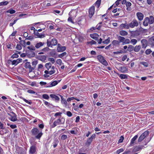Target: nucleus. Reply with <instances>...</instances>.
<instances>
[{
  "instance_id": "f257e3e1",
  "label": "nucleus",
  "mask_w": 154,
  "mask_h": 154,
  "mask_svg": "<svg viewBox=\"0 0 154 154\" xmlns=\"http://www.w3.org/2000/svg\"><path fill=\"white\" fill-rule=\"evenodd\" d=\"M154 23V17L152 16H150L149 17H147L144 19L143 25L144 26H147L149 24H152Z\"/></svg>"
},
{
  "instance_id": "f03ea898",
  "label": "nucleus",
  "mask_w": 154,
  "mask_h": 154,
  "mask_svg": "<svg viewBox=\"0 0 154 154\" xmlns=\"http://www.w3.org/2000/svg\"><path fill=\"white\" fill-rule=\"evenodd\" d=\"M64 119L63 117L60 118L54 122L53 124L51 125V127L52 128H54L57 125L64 124Z\"/></svg>"
},
{
  "instance_id": "7ed1b4c3",
  "label": "nucleus",
  "mask_w": 154,
  "mask_h": 154,
  "mask_svg": "<svg viewBox=\"0 0 154 154\" xmlns=\"http://www.w3.org/2000/svg\"><path fill=\"white\" fill-rule=\"evenodd\" d=\"M57 43V41L55 38L47 40V45L49 47H52L53 46H55Z\"/></svg>"
},
{
  "instance_id": "20e7f679",
  "label": "nucleus",
  "mask_w": 154,
  "mask_h": 154,
  "mask_svg": "<svg viewBox=\"0 0 154 154\" xmlns=\"http://www.w3.org/2000/svg\"><path fill=\"white\" fill-rule=\"evenodd\" d=\"M118 39L119 43L122 42L123 45L128 44L130 43V40L129 39H125L123 37L119 36L118 37Z\"/></svg>"
},
{
  "instance_id": "39448f33",
  "label": "nucleus",
  "mask_w": 154,
  "mask_h": 154,
  "mask_svg": "<svg viewBox=\"0 0 154 154\" xmlns=\"http://www.w3.org/2000/svg\"><path fill=\"white\" fill-rule=\"evenodd\" d=\"M97 59L103 65L107 66L108 63L104 57L101 55H99L97 56Z\"/></svg>"
},
{
  "instance_id": "423d86ee",
  "label": "nucleus",
  "mask_w": 154,
  "mask_h": 154,
  "mask_svg": "<svg viewBox=\"0 0 154 154\" xmlns=\"http://www.w3.org/2000/svg\"><path fill=\"white\" fill-rule=\"evenodd\" d=\"M149 132L148 131H146L142 134L140 136L138 139V142H141L144 140L147 136L149 135Z\"/></svg>"
},
{
  "instance_id": "0eeeda50",
  "label": "nucleus",
  "mask_w": 154,
  "mask_h": 154,
  "mask_svg": "<svg viewBox=\"0 0 154 154\" xmlns=\"http://www.w3.org/2000/svg\"><path fill=\"white\" fill-rule=\"evenodd\" d=\"M130 28H134L138 26V22L136 19L133 20L130 23H128Z\"/></svg>"
},
{
  "instance_id": "6e6552de",
  "label": "nucleus",
  "mask_w": 154,
  "mask_h": 154,
  "mask_svg": "<svg viewBox=\"0 0 154 154\" xmlns=\"http://www.w3.org/2000/svg\"><path fill=\"white\" fill-rule=\"evenodd\" d=\"M95 11V7L92 5L89 8L88 10V16L90 18H91L93 16Z\"/></svg>"
},
{
  "instance_id": "1a4fd4ad",
  "label": "nucleus",
  "mask_w": 154,
  "mask_h": 154,
  "mask_svg": "<svg viewBox=\"0 0 154 154\" xmlns=\"http://www.w3.org/2000/svg\"><path fill=\"white\" fill-rule=\"evenodd\" d=\"M86 20L84 17L81 16L78 19V24L79 25H83L86 22Z\"/></svg>"
},
{
  "instance_id": "9d476101",
  "label": "nucleus",
  "mask_w": 154,
  "mask_h": 154,
  "mask_svg": "<svg viewBox=\"0 0 154 154\" xmlns=\"http://www.w3.org/2000/svg\"><path fill=\"white\" fill-rule=\"evenodd\" d=\"M25 67L29 69V72H31L35 69V67H31L30 62H28L25 63Z\"/></svg>"
},
{
  "instance_id": "9b49d317",
  "label": "nucleus",
  "mask_w": 154,
  "mask_h": 154,
  "mask_svg": "<svg viewBox=\"0 0 154 154\" xmlns=\"http://www.w3.org/2000/svg\"><path fill=\"white\" fill-rule=\"evenodd\" d=\"M130 33L131 37H136L140 35V33L137 30L133 31H130Z\"/></svg>"
},
{
  "instance_id": "f8f14e48",
  "label": "nucleus",
  "mask_w": 154,
  "mask_h": 154,
  "mask_svg": "<svg viewBox=\"0 0 154 154\" xmlns=\"http://www.w3.org/2000/svg\"><path fill=\"white\" fill-rule=\"evenodd\" d=\"M10 120L15 122L17 120V115L13 112L10 111Z\"/></svg>"
},
{
  "instance_id": "ddd939ff",
  "label": "nucleus",
  "mask_w": 154,
  "mask_h": 154,
  "mask_svg": "<svg viewBox=\"0 0 154 154\" xmlns=\"http://www.w3.org/2000/svg\"><path fill=\"white\" fill-rule=\"evenodd\" d=\"M22 61V59L20 58H18L16 60H10V62H11V64L14 66L17 65L20 63Z\"/></svg>"
},
{
  "instance_id": "4468645a",
  "label": "nucleus",
  "mask_w": 154,
  "mask_h": 154,
  "mask_svg": "<svg viewBox=\"0 0 154 154\" xmlns=\"http://www.w3.org/2000/svg\"><path fill=\"white\" fill-rule=\"evenodd\" d=\"M143 145H139L138 146L134 147L133 150V152H135L139 151H140L144 148Z\"/></svg>"
},
{
  "instance_id": "2eb2a0df",
  "label": "nucleus",
  "mask_w": 154,
  "mask_h": 154,
  "mask_svg": "<svg viewBox=\"0 0 154 154\" xmlns=\"http://www.w3.org/2000/svg\"><path fill=\"white\" fill-rule=\"evenodd\" d=\"M36 146L35 145L31 146L29 150V152L32 154H34L36 151Z\"/></svg>"
},
{
  "instance_id": "dca6fc26",
  "label": "nucleus",
  "mask_w": 154,
  "mask_h": 154,
  "mask_svg": "<svg viewBox=\"0 0 154 154\" xmlns=\"http://www.w3.org/2000/svg\"><path fill=\"white\" fill-rule=\"evenodd\" d=\"M143 48L145 49L147 46L148 41L146 39H143L141 41Z\"/></svg>"
},
{
  "instance_id": "f3484780",
  "label": "nucleus",
  "mask_w": 154,
  "mask_h": 154,
  "mask_svg": "<svg viewBox=\"0 0 154 154\" xmlns=\"http://www.w3.org/2000/svg\"><path fill=\"white\" fill-rule=\"evenodd\" d=\"M35 35L36 36V38H43L45 37V35L44 34L39 33L37 30H36L34 32Z\"/></svg>"
},
{
  "instance_id": "a211bd4d",
  "label": "nucleus",
  "mask_w": 154,
  "mask_h": 154,
  "mask_svg": "<svg viewBox=\"0 0 154 154\" xmlns=\"http://www.w3.org/2000/svg\"><path fill=\"white\" fill-rule=\"evenodd\" d=\"M136 15L139 20L142 21L143 18V14L141 13L138 12L136 14Z\"/></svg>"
},
{
  "instance_id": "6ab92c4d",
  "label": "nucleus",
  "mask_w": 154,
  "mask_h": 154,
  "mask_svg": "<svg viewBox=\"0 0 154 154\" xmlns=\"http://www.w3.org/2000/svg\"><path fill=\"white\" fill-rule=\"evenodd\" d=\"M125 5L126 7V10L128 11H131V6L132 5V4L130 2L127 1Z\"/></svg>"
},
{
  "instance_id": "aec40b11",
  "label": "nucleus",
  "mask_w": 154,
  "mask_h": 154,
  "mask_svg": "<svg viewBox=\"0 0 154 154\" xmlns=\"http://www.w3.org/2000/svg\"><path fill=\"white\" fill-rule=\"evenodd\" d=\"M101 25L97 24L96 27H92L90 29V30L91 31L96 30V29H97L98 30H100L101 29L102 27Z\"/></svg>"
},
{
  "instance_id": "412c9836",
  "label": "nucleus",
  "mask_w": 154,
  "mask_h": 154,
  "mask_svg": "<svg viewBox=\"0 0 154 154\" xmlns=\"http://www.w3.org/2000/svg\"><path fill=\"white\" fill-rule=\"evenodd\" d=\"M45 43L44 42H38L35 45V49H38L40 48L41 47L43 46Z\"/></svg>"
},
{
  "instance_id": "4be33fe9",
  "label": "nucleus",
  "mask_w": 154,
  "mask_h": 154,
  "mask_svg": "<svg viewBox=\"0 0 154 154\" xmlns=\"http://www.w3.org/2000/svg\"><path fill=\"white\" fill-rule=\"evenodd\" d=\"M148 43L152 47H154V36L149 38L148 40Z\"/></svg>"
},
{
  "instance_id": "5701e85b",
  "label": "nucleus",
  "mask_w": 154,
  "mask_h": 154,
  "mask_svg": "<svg viewBox=\"0 0 154 154\" xmlns=\"http://www.w3.org/2000/svg\"><path fill=\"white\" fill-rule=\"evenodd\" d=\"M120 27L122 29H128L129 28V24L127 23H122L120 25Z\"/></svg>"
},
{
  "instance_id": "b1692460",
  "label": "nucleus",
  "mask_w": 154,
  "mask_h": 154,
  "mask_svg": "<svg viewBox=\"0 0 154 154\" xmlns=\"http://www.w3.org/2000/svg\"><path fill=\"white\" fill-rule=\"evenodd\" d=\"M90 36L92 38L96 41L98 40V38L99 37L98 34L97 33H94L93 34H91Z\"/></svg>"
},
{
  "instance_id": "393cba45",
  "label": "nucleus",
  "mask_w": 154,
  "mask_h": 154,
  "mask_svg": "<svg viewBox=\"0 0 154 154\" xmlns=\"http://www.w3.org/2000/svg\"><path fill=\"white\" fill-rule=\"evenodd\" d=\"M66 49V47L64 46H58L57 48V51L58 52H62Z\"/></svg>"
},
{
  "instance_id": "a878e982",
  "label": "nucleus",
  "mask_w": 154,
  "mask_h": 154,
  "mask_svg": "<svg viewBox=\"0 0 154 154\" xmlns=\"http://www.w3.org/2000/svg\"><path fill=\"white\" fill-rule=\"evenodd\" d=\"M32 135H35L39 132L38 129L37 128H33L31 131Z\"/></svg>"
},
{
  "instance_id": "bb28decb",
  "label": "nucleus",
  "mask_w": 154,
  "mask_h": 154,
  "mask_svg": "<svg viewBox=\"0 0 154 154\" xmlns=\"http://www.w3.org/2000/svg\"><path fill=\"white\" fill-rule=\"evenodd\" d=\"M61 79L58 80L57 81L55 80L52 82L50 84V87H53L57 85L59 83Z\"/></svg>"
},
{
  "instance_id": "cd10ccee",
  "label": "nucleus",
  "mask_w": 154,
  "mask_h": 154,
  "mask_svg": "<svg viewBox=\"0 0 154 154\" xmlns=\"http://www.w3.org/2000/svg\"><path fill=\"white\" fill-rule=\"evenodd\" d=\"M116 73L120 78L121 79H128V75L126 74H120L116 72Z\"/></svg>"
},
{
  "instance_id": "c85d7f7f",
  "label": "nucleus",
  "mask_w": 154,
  "mask_h": 154,
  "mask_svg": "<svg viewBox=\"0 0 154 154\" xmlns=\"http://www.w3.org/2000/svg\"><path fill=\"white\" fill-rule=\"evenodd\" d=\"M61 98V103L62 104H64L65 106H66L67 104V100H66L65 99H64L63 96L60 95H59Z\"/></svg>"
},
{
  "instance_id": "c756f323",
  "label": "nucleus",
  "mask_w": 154,
  "mask_h": 154,
  "mask_svg": "<svg viewBox=\"0 0 154 154\" xmlns=\"http://www.w3.org/2000/svg\"><path fill=\"white\" fill-rule=\"evenodd\" d=\"M35 71H32L30 72H29V77L30 78V79H32L34 77H35L37 75H39V74H38V73L37 74H35Z\"/></svg>"
},
{
  "instance_id": "7c9ffc66",
  "label": "nucleus",
  "mask_w": 154,
  "mask_h": 154,
  "mask_svg": "<svg viewBox=\"0 0 154 154\" xmlns=\"http://www.w3.org/2000/svg\"><path fill=\"white\" fill-rule=\"evenodd\" d=\"M111 44L113 46H118L119 45L120 43L119 41L114 40L112 42Z\"/></svg>"
},
{
  "instance_id": "2f4dec72",
  "label": "nucleus",
  "mask_w": 154,
  "mask_h": 154,
  "mask_svg": "<svg viewBox=\"0 0 154 154\" xmlns=\"http://www.w3.org/2000/svg\"><path fill=\"white\" fill-rule=\"evenodd\" d=\"M46 58V57L44 55H39L38 56V59L39 60L42 61H45Z\"/></svg>"
},
{
  "instance_id": "473e14b6",
  "label": "nucleus",
  "mask_w": 154,
  "mask_h": 154,
  "mask_svg": "<svg viewBox=\"0 0 154 154\" xmlns=\"http://www.w3.org/2000/svg\"><path fill=\"white\" fill-rule=\"evenodd\" d=\"M140 45H136L134 48V51L135 52H137L139 51L141 48Z\"/></svg>"
},
{
  "instance_id": "72a5a7b5",
  "label": "nucleus",
  "mask_w": 154,
  "mask_h": 154,
  "mask_svg": "<svg viewBox=\"0 0 154 154\" xmlns=\"http://www.w3.org/2000/svg\"><path fill=\"white\" fill-rule=\"evenodd\" d=\"M50 97L52 98H54L56 100L59 101L60 100L59 98L57 95L54 94H51Z\"/></svg>"
},
{
  "instance_id": "f704fd0d",
  "label": "nucleus",
  "mask_w": 154,
  "mask_h": 154,
  "mask_svg": "<svg viewBox=\"0 0 154 154\" xmlns=\"http://www.w3.org/2000/svg\"><path fill=\"white\" fill-rule=\"evenodd\" d=\"M110 38L108 37L106 39L103 40V43L104 44L107 45L110 42Z\"/></svg>"
},
{
  "instance_id": "c9c22d12",
  "label": "nucleus",
  "mask_w": 154,
  "mask_h": 154,
  "mask_svg": "<svg viewBox=\"0 0 154 154\" xmlns=\"http://www.w3.org/2000/svg\"><path fill=\"white\" fill-rule=\"evenodd\" d=\"M119 34L121 35L125 36L127 35L128 33L125 30H121L119 32Z\"/></svg>"
},
{
  "instance_id": "e433bc0d",
  "label": "nucleus",
  "mask_w": 154,
  "mask_h": 154,
  "mask_svg": "<svg viewBox=\"0 0 154 154\" xmlns=\"http://www.w3.org/2000/svg\"><path fill=\"white\" fill-rule=\"evenodd\" d=\"M138 137V135H135L131 140V144H133L134 143V141Z\"/></svg>"
},
{
  "instance_id": "4c0bfd02",
  "label": "nucleus",
  "mask_w": 154,
  "mask_h": 154,
  "mask_svg": "<svg viewBox=\"0 0 154 154\" xmlns=\"http://www.w3.org/2000/svg\"><path fill=\"white\" fill-rule=\"evenodd\" d=\"M101 0H97L95 2L94 4L97 8H99L100 7L101 3Z\"/></svg>"
},
{
  "instance_id": "58836bf2",
  "label": "nucleus",
  "mask_w": 154,
  "mask_h": 154,
  "mask_svg": "<svg viewBox=\"0 0 154 154\" xmlns=\"http://www.w3.org/2000/svg\"><path fill=\"white\" fill-rule=\"evenodd\" d=\"M45 74H44L43 76L45 78H48L50 76L49 73H48V71L45 70L44 72Z\"/></svg>"
},
{
  "instance_id": "ea45409f",
  "label": "nucleus",
  "mask_w": 154,
  "mask_h": 154,
  "mask_svg": "<svg viewBox=\"0 0 154 154\" xmlns=\"http://www.w3.org/2000/svg\"><path fill=\"white\" fill-rule=\"evenodd\" d=\"M27 48L31 50L35 51V48L33 45H31L30 46H28Z\"/></svg>"
},
{
  "instance_id": "a19ab883",
  "label": "nucleus",
  "mask_w": 154,
  "mask_h": 154,
  "mask_svg": "<svg viewBox=\"0 0 154 154\" xmlns=\"http://www.w3.org/2000/svg\"><path fill=\"white\" fill-rule=\"evenodd\" d=\"M20 44L23 47H25L26 46V42L25 40H22L19 42Z\"/></svg>"
},
{
  "instance_id": "79ce46f5",
  "label": "nucleus",
  "mask_w": 154,
  "mask_h": 154,
  "mask_svg": "<svg viewBox=\"0 0 154 154\" xmlns=\"http://www.w3.org/2000/svg\"><path fill=\"white\" fill-rule=\"evenodd\" d=\"M45 66L48 70H49L51 66V63H46Z\"/></svg>"
},
{
  "instance_id": "37998d69",
  "label": "nucleus",
  "mask_w": 154,
  "mask_h": 154,
  "mask_svg": "<svg viewBox=\"0 0 154 154\" xmlns=\"http://www.w3.org/2000/svg\"><path fill=\"white\" fill-rule=\"evenodd\" d=\"M59 141L57 140H55L53 143V146L54 148H55L57 145Z\"/></svg>"
},
{
  "instance_id": "c03bdc74",
  "label": "nucleus",
  "mask_w": 154,
  "mask_h": 154,
  "mask_svg": "<svg viewBox=\"0 0 154 154\" xmlns=\"http://www.w3.org/2000/svg\"><path fill=\"white\" fill-rule=\"evenodd\" d=\"M92 142V141L90 140V139H89L88 138L85 143V144L88 146H90Z\"/></svg>"
},
{
  "instance_id": "a18cd8bd",
  "label": "nucleus",
  "mask_w": 154,
  "mask_h": 154,
  "mask_svg": "<svg viewBox=\"0 0 154 154\" xmlns=\"http://www.w3.org/2000/svg\"><path fill=\"white\" fill-rule=\"evenodd\" d=\"M130 42H131L133 45H134L137 43V41L136 39H132L131 40Z\"/></svg>"
},
{
  "instance_id": "49530a36",
  "label": "nucleus",
  "mask_w": 154,
  "mask_h": 154,
  "mask_svg": "<svg viewBox=\"0 0 154 154\" xmlns=\"http://www.w3.org/2000/svg\"><path fill=\"white\" fill-rule=\"evenodd\" d=\"M96 137L95 134H93L89 138H88L90 140L92 141L93 139H94Z\"/></svg>"
},
{
  "instance_id": "de8ad7c7",
  "label": "nucleus",
  "mask_w": 154,
  "mask_h": 154,
  "mask_svg": "<svg viewBox=\"0 0 154 154\" xmlns=\"http://www.w3.org/2000/svg\"><path fill=\"white\" fill-rule=\"evenodd\" d=\"M134 47L131 45H130L128 48V50L129 51H131L134 50Z\"/></svg>"
},
{
  "instance_id": "09e8293b",
  "label": "nucleus",
  "mask_w": 154,
  "mask_h": 154,
  "mask_svg": "<svg viewBox=\"0 0 154 154\" xmlns=\"http://www.w3.org/2000/svg\"><path fill=\"white\" fill-rule=\"evenodd\" d=\"M124 151V149H123L122 148L120 149H118L117 150L116 152L117 154H119L121 152H123Z\"/></svg>"
},
{
  "instance_id": "8fccbe9b",
  "label": "nucleus",
  "mask_w": 154,
  "mask_h": 154,
  "mask_svg": "<svg viewBox=\"0 0 154 154\" xmlns=\"http://www.w3.org/2000/svg\"><path fill=\"white\" fill-rule=\"evenodd\" d=\"M16 49L18 51H20L22 49L21 45L20 44H17L16 47Z\"/></svg>"
},
{
  "instance_id": "3c124183",
  "label": "nucleus",
  "mask_w": 154,
  "mask_h": 154,
  "mask_svg": "<svg viewBox=\"0 0 154 154\" xmlns=\"http://www.w3.org/2000/svg\"><path fill=\"white\" fill-rule=\"evenodd\" d=\"M42 135V132L39 133L35 137L37 139H39Z\"/></svg>"
},
{
  "instance_id": "603ef678",
  "label": "nucleus",
  "mask_w": 154,
  "mask_h": 154,
  "mask_svg": "<svg viewBox=\"0 0 154 154\" xmlns=\"http://www.w3.org/2000/svg\"><path fill=\"white\" fill-rule=\"evenodd\" d=\"M8 3V2L7 1L3 2H0V6L6 5Z\"/></svg>"
},
{
  "instance_id": "864d4df0",
  "label": "nucleus",
  "mask_w": 154,
  "mask_h": 154,
  "mask_svg": "<svg viewBox=\"0 0 154 154\" xmlns=\"http://www.w3.org/2000/svg\"><path fill=\"white\" fill-rule=\"evenodd\" d=\"M67 138V136L66 135L63 134L61 137V139L62 140H65Z\"/></svg>"
},
{
  "instance_id": "5fc2aeb1",
  "label": "nucleus",
  "mask_w": 154,
  "mask_h": 154,
  "mask_svg": "<svg viewBox=\"0 0 154 154\" xmlns=\"http://www.w3.org/2000/svg\"><path fill=\"white\" fill-rule=\"evenodd\" d=\"M124 140V137L123 136H121L120 137V138L119 140L118 143H121L123 142V140Z\"/></svg>"
},
{
  "instance_id": "6e6d98bb",
  "label": "nucleus",
  "mask_w": 154,
  "mask_h": 154,
  "mask_svg": "<svg viewBox=\"0 0 154 154\" xmlns=\"http://www.w3.org/2000/svg\"><path fill=\"white\" fill-rule=\"evenodd\" d=\"M152 52L151 50L150 49H147L145 51V54L147 55L150 54Z\"/></svg>"
},
{
  "instance_id": "4d7b16f0",
  "label": "nucleus",
  "mask_w": 154,
  "mask_h": 154,
  "mask_svg": "<svg viewBox=\"0 0 154 154\" xmlns=\"http://www.w3.org/2000/svg\"><path fill=\"white\" fill-rule=\"evenodd\" d=\"M140 63L144 66L145 67H147L148 66L149 64L148 63L145 62H141Z\"/></svg>"
},
{
  "instance_id": "13d9d810",
  "label": "nucleus",
  "mask_w": 154,
  "mask_h": 154,
  "mask_svg": "<svg viewBox=\"0 0 154 154\" xmlns=\"http://www.w3.org/2000/svg\"><path fill=\"white\" fill-rule=\"evenodd\" d=\"M27 92L29 94H37L36 93V92L35 91L33 90H28L27 91Z\"/></svg>"
},
{
  "instance_id": "bf43d9fd",
  "label": "nucleus",
  "mask_w": 154,
  "mask_h": 154,
  "mask_svg": "<svg viewBox=\"0 0 154 154\" xmlns=\"http://www.w3.org/2000/svg\"><path fill=\"white\" fill-rule=\"evenodd\" d=\"M97 42L93 40H92L91 41L88 42V44H90L91 45H95L96 44Z\"/></svg>"
},
{
  "instance_id": "052dcab7",
  "label": "nucleus",
  "mask_w": 154,
  "mask_h": 154,
  "mask_svg": "<svg viewBox=\"0 0 154 154\" xmlns=\"http://www.w3.org/2000/svg\"><path fill=\"white\" fill-rule=\"evenodd\" d=\"M18 57H19V55H18V54H17L15 53V54H13V55H12L11 56V58L14 59L15 58H17Z\"/></svg>"
},
{
  "instance_id": "680f3d73",
  "label": "nucleus",
  "mask_w": 154,
  "mask_h": 154,
  "mask_svg": "<svg viewBox=\"0 0 154 154\" xmlns=\"http://www.w3.org/2000/svg\"><path fill=\"white\" fill-rule=\"evenodd\" d=\"M42 97L44 99L47 100L49 98V96L48 94H43L42 95Z\"/></svg>"
},
{
  "instance_id": "e2e57ef3",
  "label": "nucleus",
  "mask_w": 154,
  "mask_h": 154,
  "mask_svg": "<svg viewBox=\"0 0 154 154\" xmlns=\"http://www.w3.org/2000/svg\"><path fill=\"white\" fill-rule=\"evenodd\" d=\"M48 60L51 61L52 64H54L55 62V59L52 57L49 58Z\"/></svg>"
},
{
  "instance_id": "0e129e2a",
  "label": "nucleus",
  "mask_w": 154,
  "mask_h": 154,
  "mask_svg": "<svg viewBox=\"0 0 154 154\" xmlns=\"http://www.w3.org/2000/svg\"><path fill=\"white\" fill-rule=\"evenodd\" d=\"M120 70L122 72H125L126 71V68L125 66L121 67L120 68Z\"/></svg>"
},
{
  "instance_id": "69168bd1",
  "label": "nucleus",
  "mask_w": 154,
  "mask_h": 154,
  "mask_svg": "<svg viewBox=\"0 0 154 154\" xmlns=\"http://www.w3.org/2000/svg\"><path fill=\"white\" fill-rule=\"evenodd\" d=\"M10 60L8 58H6V64L7 66L9 67L10 66Z\"/></svg>"
},
{
  "instance_id": "338daca9",
  "label": "nucleus",
  "mask_w": 154,
  "mask_h": 154,
  "mask_svg": "<svg viewBox=\"0 0 154 154\" xmlns=\"http://www.w3.org/2000/svg\"><path fill=\"white\" fill-rule=\"evenodd\" d=\"M37 61L36 60H35L34 61H33L32 63V65L33 66L32 67H35V68L36 67V65L37 64Z\"/></svg>"
},
{
  "instance_id": "774afa93",
  "label": "nucleus",
  "mask_w": 154,
  "mask_h": 154,
  "mask_svg": "<svg viewBox=\"0 0 154 154\" xmlns=\"http://www.w3.org/2000/svg\"><path fill=\"white\" fill-rule=\"evenodd\" d=\"M66 52H63L59 55V57L61 58L63 57L66 56Z\"/></svg>"
}]
</instances>
